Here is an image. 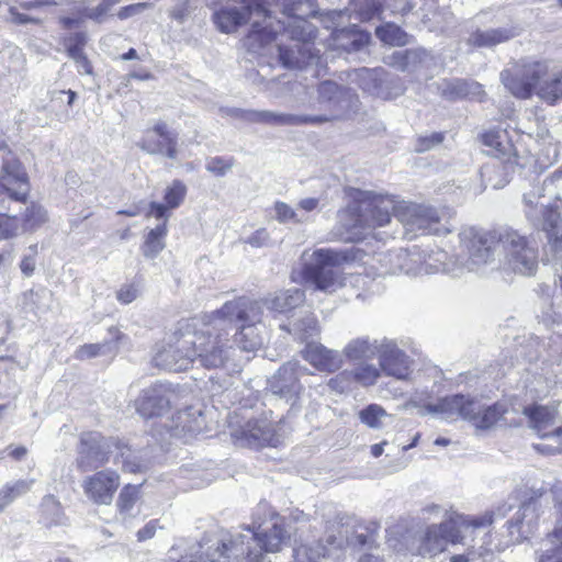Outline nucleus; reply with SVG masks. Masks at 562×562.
<instances>
[{
	"label": "nucleus",
	"instance_id": "f8f14e48",
	"mask_svg": "<svg viewBox=\"0 0 562 562\" xmlns=\"http://www.w3.org/2000/svg\"><path fill=\"white\" fill-rule=\"evenodd\" d=\"M498 239L502 252V258L498 260L499 267L521 276L536 273L539 251L533 240L512 228L499 231Z\"/></svg>",
	"mask_w": 562,
	"mask_h": 562
},
{
	"label": "nucleus",
	"instance_id": "412c9836",
	"mask_svg": "<svg viewBox=\"0 0 562 562\" xmlns=\"http://www.w3.org/2000/svg\"><path fill=\"white\" fill-rule=\"evenodd\" d=\"M382 374L407 381L414 371V360L402 350L394 339L383 337L378 356Z\"/></svg>",
	"mask_w": 562,
	"mask_h": 562
},
{
	"label": "nucleus",
	"instance_id": "5701e85b",
	"mask_svg": "<svg viewBox=\"0 0 562 562\" xmlns=\"http://www.w3.org/2000/svg\"><path fill=\"white\" fill-rule=\"evenodd\" d=\"M232 436L238 445L252 448L277 447L281 442L274 425L267 419L248 420L233 430Z\"/></svg>",
	"mask_w": 562,
	"mask_h": 562
},
{
	"label": "nucleus",
	"instance_id": "c85d7f7f",
	"mask_svg": "<svg viewBox=\"0 0 562 562\" xmlns=\"http://www.w3.org/2000/svg\"><path fill=\"white\" fill-rule=\"evenodd\" d=\"M187 194V187L180 180H175L168 186L164 194V203L151 202L148 205L146 216L168 221L169 210L179 207Z\"/></svg>",
	"mask_w": 562,
	"mask_h": 562
},
{
	"label": "nucleus",
	"instance_id": "a18cd8bd",
	"mask_svg": "<svg viewBox=\"0 0 562 562\" xmlns=\"http://www.w3.org/2000/svg\"><path fill=\"white\" fill-rule=\"evenodd\" d=\"M362 424L370 428L379 429L383 425V419L387 416L385 409L378 404H370L358 414Z\"/></svg>",
	"mask_w": 562,
	"mask_h": 562
},
{
	"label": "nucleus",
	"instance_id": "680f3d73",
	"mask_svg": "<svg viewBox=\"0 0 562 562\" xmlns=\"http://www.w3.org/2000/svg\"><path fill=\"white\" fill-rule=\"evenodd\" d=\"M149 7H150V4L147 2H138V3L130 4V5L121 8L117 12V16L121 20H125L133 15L142 13L144 10H146Z\"/></svg>",
	"mask_w": 562,
	"mask_h": 562
},
{
	"label": "nucleus",
	"instance_id": "72a5a7b5",
	"mask_svg": "<svg viewBox=\"0 0 562 562\" xmlns=\"http://www.w3.org/2000/svg\"><path fill=\"white\" fill-rule=\"evenodd\" d=\"M206 420L200 408L190 407L179 412L177 415L176 434L179 436L192 437L205 430Z\"/></svg>",
	"mask_w": 562,
	"mask_h": 562
},
{
	"label": "nucleus",
	"instance_id": "c03bdc74",
	"mask_svg": "<svg viewBox=\"0 0 562 562\" xmlns=\"http://www.w3.org/2000/svg\"><path fill=\"white\" fill-rule=\"evenodd\" d=\"M425 50H405L396 52L392 55L391 65L398 67L402 70H411L416 64H422L426 58Z\"/></svg>",
	"mask_w": 562,
	"mask_h": 562
},
{
	"label": "nucleus",
	"instance_id": "49530a36",
	"mask_svg": "<svg viewBox=\"0 0 562 562\" xmlns=\"http://www.w3.org/2000/svg\"><path fill=\"white\" fill-rule=\"evenodd\" d=\"M274 218L281 224H301L307 221V217L300 214L292 206L282 201H277L273 205Z\"/></svg>",
	"mask_w": 562,
	"mask_h": 562
},
{
	"label": "nucleus",
	"instance_id": "5fc2aeb1",
	"mask_svg": "<svg viewBox=\"0 0 562 562\" xmlns=\"http://www.w3.org/2000/svg\"><path fill=\"white\" fill-rule=\"evenodd\" d=\"M19 220L15 216L0 214V239L11 238L18 235Z\"/></svg>",
	"mask_w": 562,
	"mask_h": 562
},
{
	"label": "nucleus",
	"instance_id": "603ef678",
	"mask_svg": "<svg viewBox=\"0 0 562 562\" xmlns=\"http://www.w3.org/2000/svg\"><path fill=\"white\" fill-rule=\"evenodd\" d=\"M234 159L223 157H211L206 160L205 169L216 177H224L234 166Z\"/></svg>",
	"mask_w": 562,
	"mask_h": 562
},
{
	"label": "nucleus",
	"instance_id": "dca6fc26",
	"mask_svg": "<svg viewBox=\"0 0 562 562\" xmlns=\"http://www.w3.org/2000/svg\"><path fill=\"white\" fill-rule=\"evenodd\" d=\"M561 178L562 170H557L543 181L542 188H536L524 195L527 217L536 225H541L548 232L549 237L554 238L555 244L562 239V232L560 231L561 216L557 207H552L541 201L544 199V194L541 191Z\"/></svg>",
	"mask_w": 562,
	"mask_h": 562
},
{
	"label": "nucleus",
	"instance_id": "0eeeda50",
	"mask_svg": "<svg viewBox=\"0 0 562 562\" xmlns=\"http://www.w3.org/2000/svg\"><path fill=\"white\" fill-rule=\"evenodd\" d=\"M505 412L502 404L484 405L469 395L454 394L439 398L436 404L422 406L419 415H437L447 422L463 419L476 428L487 429L495 425Z\"/></svg>",
	"mask_w": 562,
	"mask_h": 562
},
{
	"label": "nucleus",
	"instance_id": "4c0bfd02",
	"mask_svg": "<svg viewBox=\"0 0 562 562\" xmlns=\"http://www.w3.org/2000/svg\"><path fill=\"white\" fill-rule=\"evenodd\" d=\"M140 490L137 485H126L124 486L117 497L116 506L119 510L120 518L125 521L128 518H132L136 515L134 508L139 501Z\"/></svg>",
	"mask_w": 562,
	"mask_h": 562
},
{
	"label": "nucleus",
	"instance_id": "6e6d98bb",
	"mask_svg": "<svg viewBox=\"0 0 562 562\" xmlns=\"http://www.w3.org/2000/svg\"><path fill=\"white\" fill-rule=\"evenodd\" d=\"M360 80V86L364 91L373 92L378 88V71L374 69L362 68L356 72Z\"/></svg>",
	"mask_w": 562,
	"mask_h": 562
},
{
	"label": "nucleus",
	"instance_id": "6ab92c4d",
	"mask_svg": "<svg viewBox=\"0 0 562 562\" xmlns=\"http://www.w3.org/2000/svg\"><path fill=\"white\" fill-rule=\"evenodd\" d=\"M308 373V369L299 361H289L269 379V390L279 397L295 404L304 387L300 378Z\"/></svg>",
	"mask_w": 562,
	"mask_h": 562
},
{
	"label": "nucleus",
	"instance_id": "37998d69",
	"mask_svg": "<svg viewBox=\"0 0 562 562\" xmlns=\"http://www.w3.org/2000/svg\"><path fill=\"white\" fill-rule=\"evenodd\" d=\"M355 383L364 387L374 385L382 375L379 366L373 363L363 362L351 370Z\"/></svg>",
	"mask_w": 562,
	"mask_h": 562
},
{
	"label": "nucleus",
	"instance_id": "20e7f679",
	"mask_svg": "<svg viewBox=\"0 0 562 562\" xmlns=\"http://www.w3.org/2000/svg\"><path fill=\"white\" fill-rule=\"evenodd\" d=\"M212 20L224 34L235 33L240 26L251 22L244 45L254 54L272 55V43L277 38L278 30L273 29L272 15L266 9L263 0H239V5L218 4L213 11Z\"/></svg>",
	"mask_w": 562,
	"mask_h": 562
},
{
	"label": "nucleus",
	"instance_id": "bb28decb",
	"mask_svg": "<svg viewBox=\"0 0 562 562\" xmlns=\"http://www.w3.org/2000/svg\"><path fill=\"white\" fill-rule=\"evenodd\" d=\"M301 355L311 366L324 372H335L344 364L342 355L339 351L328 349L315 341L306 344Z\"/></svg>",
	"mask_w": 562,
	"mask_h": 562
},
{
	"label": "nucleus",
	"instance_id": "39448f33",
	"mask_svg": "<svg viewBox=\"0 0 562 562\" xmlns=\"http://www.w3.org/2000/svg\"><path fill=\"white\" fill-rule=\"evenodd\" d=\"M550 502L554 503L551 515L555 517V527L542 540L538 562H562V490L541 487L532 492L528 502H525L517 512L516 518L507 522L513 541L527 538L537 525L539 507Z\"/></svg>",
	"mask_w": 562,
	"mask_h": 562
},
{
	"label": "nucleus",
	"instance_id": "864d4df0",
	"mask_svg": "<svg viewBox=\"0 0 562 562\" xmlns=\"http://www.w3.org/2000/svg\"><path fill=\"white\" fill-rule=\"evenodd\" d=\"M244 243L252 248L271 247L273 245L270 233L265 227L256 229L244 239Z\"/></svg>",
	"mask_w": 562,
	"mask_h": 562
},
{
	"label": "nucleus",
	"instance_id": "a878e982",
	"mask_svg": "<svg viewBox=\"0 0 562 562\" xmlns=\"http://www.w3.org/2000/svg\"><path fill=\"white\" fill-rule=\"evenodd\" d=\"M227 114L249 123H265L280 126H301L306 125V122H313L312 119H306L305 114L279 113L272 111L231 109Z\"/></svg>",
	"mask_w": 562,
	"mask_h": 562
},
{
	"label": "nucleus",
	"instance_id": "338daca9",
	"mask_svg": "<svg viewBox=\"0 0 562 562\" xmlns=\"http://www.w3.org/2000/svg\"><path fill=\"white\" fill-rule=\"evenodd\" d=\"M4 452L16 461L22 460L27 454V449L24 446H9L4 450H0V460L3 459Z\"/></svg>",
	"mask_w": 562,
	"mask_h": 562
},
{
	"label": "nucleus",
	"instance_id": "a211bd4d",
	"mask_svg": "<svg viewBox=\"0 0 562 562\" xmlns=\"http://www.w3.org/2000/svg\"><path fill=\"white\" fill-rule=\"evenodd\" d=\"M188 336V322L172 333L166 344L158 349L154 357L155 364L169 371L187 370L194 362V351L191 345L182 347L181 341Z\"/></svg>",
	"mask_w": 562,
	"mask_h": 562
},
{
	"label": "nucleus",
	"instance_id": "7c9ffc66",
	"mask_svg": "<svg viewBox=\"0 0 562 562\" xmlns=\"http://www.w3.org/2000/svg\"><path fill=\"white\" fill-rule=\"evenodd\" d=\"M271 312L286 313L304 302V292L299 289L279 291L258 301Z\"/></svg>",
	"mask_w": 562,
	"mask_h": 562
},
{
	"label": "nucleus",
	"instance_id": "a19ab883",
	"mask_svg": "<svg viewBox=\"0 0 562 562\" xmlns=\"http://www.w3.org/2000/svg\"><path fill=\"white\" fill-rule=\"evenodd\" d=\"M422 259L420 262L417 263L419 268L418 274L423 273H437L440 271H449V267L447 266V254L442 250H437L432 252H420Z\"/></svg>",
	"mask_w": 562,
	"mask_h": 562
},
{
	"label": "nucleus",
	"instance_id": "393cba45",
	"mask_svg": "<svg viewBox=\"0 0 562 562\" xmlns=\"http://www.w3.org/2000/svg\"><path fill=\"white\" fill-rule=\"evenodd\" d=\"M120 485V476L111 470L99 471L87 476L82 488L87 497L95 504H110Z\"/></svg>",
	"mask_w": 562,
	"mask_h": 562
},
{
	"label": "nucleus",
	"instance_id": "4be33fe9",
	"mask_svg": "<svg viewBox=\"0 0 562 562\" xmlns=\"http://www.w3.org/2000/svg\"><path fill=\"white\" fill-rule=\"evenodd\" d=\"M137 146L149 155H162L176 159L178 155V135L170 131L164 121H157L144 131Z\"/></svg>",
	"mask_w": 562,
	"mask_h": 562
},
{
	"label": "nucleus",
	"instance_id": "f257e3e1",
	"mask_svg": "<svg viewBox=\"0 0 562 562\" xmlns=\"http://www.w3.org/2000/svg\"><path fill=\"white\" fill-rule=\"evenodd\" d=\"M351 203L338 212L341 237L346 240H360L363 229L386 225L391 215L402 223L405 235L414 238L417 235H441L450 232L442 222L441 215L431 206L396 201L395 196L362 191L356 188L347 190Z\"/></svg>",
	"mask_w": 562,
	"mask_h": 562
},
{
	"label": "nucleus",
	"instance_id": "2eb2a0df",
	"mask_svg": "<svg viewBox=\"0 0 562 562\" xmlns=\"http://www.w3.org/2000/svg\"><path fill=\"white\" fill-rule=\"evenodd\" d=\"M462 251L467 256L463 266L474 271L496 261L499 232L467 227L459 235Z\"/></svg>",
	"mask_w": 562,
	"mask_h": 562
},
{
	"label": "nucleus",
	"instance_id": "2f4dec72",
	"mask_svg": "<svg viewBox=\"0 0 562 562\" xmlns=\"http://www.w3.org/2000/svg\"><path fill=\"white\" fill-rule=\"evenodd\" d=\"M111 339L101 344H87L80 346L76 352L75 358L78 360H87L98 356H105L115 353L119 349L120 344L125 339V335L115 328L109 330Z\"/></svg>",
	"mask_w": 562,
	"mask_h": 562
},
{
	"label": "nucleus",
	"instance_id": "0e129e2a",
	"mask_svg": "<svg viewBox=\"0 0 562 562\" xmlns=\"http://www.w3.org/2000/svg\"><path fill=\"white\" fill-rule=\"evenodd\" d=\"M159 528L160 526L158 524V520H150L142 529L137 531V539L139 541L151 539L155 536L157 529Z\"/></svg>",
	"mask_w": 562,
	"mask_h": 562
},
{
	"label": "nucleus",
	"instance_id": "052dcab7",
	"mask_svg": "<svg viewBox=\"0 0 562 562\" xmlns=\"http://www.w3.org/2000/svg\"><path fill=\"white\" fill-rule=\"evenodd\" d=\"M29 251H30V254L24 255V257L22 258L21 263H20L21 271L25 277H31L34 273L35 263H36L35 257L37 254V246L36 245L31 246L29 248Z\"/></svg>",
	"mask_w": 562,
	"mask_h": 562
},
{
	"label": "nucleus",
	"instance_id": "4d7b16f0",
	"mask_svg": "<svg viewBox=\"0 0 562 562\" xmlns=\"http://www.w3.org/2000/svg\"><path fill=\"white\" fill-rule=\"evenodd\" d=\"M296 330L300 331L301 339H307L318 334L319 328L315 317L307 316L296 324Z\"/></svg>",
	"mask_w": 562,
	"mask_h": 562
},
{
	"label": "nucleus",
	"instance_id": "1a4fd4ad",
	"mask_svg": "<svg viewBox=\"0 0 562 562\" xmlns=\"http://www.w3.org/2000/svg\"><path fill=\"white\" fill-rule=\"evenodd\" d=\"M493 522V513H485L479 517L453 515L448 520L431 525L426 529L418 548L420 555L434 557L441 553L448 543H465L468 538L485 529Z\"/></svg>",
	"mask_w": 562,
	"mask_h": 562
},
{
	"label": "nucleus",
	"instance_id": "9d476101",
	"mask_svg": "<svg viewBox=\"0 0 562 562\" xmlns=\"http://www.w3.org/2000/svg\"><path fill=\"white\" fill-rule=\"evenodd\" d=\"M302 259V276L307 286L330 294L346 284L344 273L337 268L348 260L346 254L321 248L312 252L304 251Z\"/></svg>",
	"mask_w": 562,
	"mask_h": 562
},
{
	"label": "nucleus",
	"instance_id": "423d86ee",
	"mask_svg": "<svg viewBox=\"0 0 562 562\" xmlns=\"http://www.w3.org/2000/svg\"><path fill=\"white\" fill-rule=\"evenodd\" d=\"M501 81L519 99L535 93L550 105L562 100V69L553 71L549 60L521 59L501 72Z\"/></svg>",
	"mask_w": 562,
	"mask_h": 562
},
{
	"label": "nucleus",
	"instance_id": "4468645a",
	"mask_svg": "<svg viewBox=\"0 0 562 562\" xmlns=\"http://www.w3.org/2000/svg\"><path fill=\"white\" fill-rule=\"evenodd\" d=\"M308 108L322 111V113L305 114L306 119L313 120V122H306V125H319L339 120L356 111L358 97L349 88L339 87L333 81H324L317 87L316 101L311 102Z\"/></svg>",
	"mask_w": 562,
	"mask_h": 562
},
{
	"label": "nucleus",
	"instance_id": "ddd939ff",
	"mask_svg": "<svg viewBox=\"0 0 562 562\" xmlns=\"http://www.w3.org/2000/svg\"><path fill=\"white\" fill-rule=\"evenodd\" d=\"M112 448L120 454L123 469L127 472H138L142 465L137 462L128 460L131 450L122 446L113 438H105L99 432H83L80 437V447L78 450L77 465L81 471H90L98 469L109 461L110 454L113 453Z\"/></svg>",
	"mask_w": 562,
	"mask_h": 562
},
{
	"label": "nucleus",
	"instance_id": "8fccbe9b",
	"mask_svg": "<svg viewBox=\"0 0 562 562\" xmlns=\"http://www.w3.org/2000/svg\"><path fill=\"white\" fill-rule=\"evenodd\" d=\"M87 44L86 33L79 32L64 37L63 45L69 58L75 59L79 55L85 54L83 47Z\"/></svg>",
	"mask_w": 562,
	"mask_h": 562
},
{
	"label": "nucleus",
	"instance_id": "ea45409f",
	"mask_svg": "<svg viewBox=\"0 0 562 562\" xmlns=\"http://www.w3.org/2000/svg\"><path fill=\"white\" fill-rule=\"evenodd\" d=\"M167 221L151 228L145 236L142 246L143 255L147 258H155L165 248V237L167 235Z\"/></svg>",
	"mask_w": 562,
	"mask_h": 562
},
{
	"label": "nucleus",
	"instance_id": "7ed1b4c3",
	"mask_svg": "<svg viewBox=\"0 0 562 562\" xmlns=\"http://www.w3.org/2000/svg\"><path fill=\"white\" fill-rule=\"evenodd\" d=\"M258 513H269L271 527L262 531L248 529L246 535L238 533L227 541H222L206 558L192 557L190 560L178 562H263L262 551L278 552L289 539L282 519L271 512L267 504L258 506Z\"/></svg>",
	"mask_w": 562,
	"mask_h": 562
},
{
	"label": "nucleus",
	"instance_id": "aec40b11",
	"mask_svg": "<svg viewBox=\"0 0 562 562\" xmlns=\"http://www.w3.org/2000/svg\"><path fill=\"white\" fill-rule=\"evenodd\" d=\"M179 400L176 387L169 383H156L143 390L135 401L136 411L144 418L160 416Z\"/></svg>",
	"mask_w": 562,
	"mask_h": 562
},
{
	"label": "nucleus",
	"instance_id": "58836bf2",
	"mask_svg": "<svg viewBox=\"0 0 562 562\" xmlns=\"http://www.w3.org/2000/svg\"><path fill=\"white\" fill-rule=\"evenodd\" d=\"M34 480H16L0 487V513H2L18 497L26 494L33 486Z\"/></svg>",
	"mask_w": 562,
	"mask_h": 562
},
{
	"label": "nucleus",
	"instance_id": "69168bd1",
	"mask_svg": "<svg viewBox=\"0 0 562 562\" xmlns=\"http://www.w3.org/2000/svg\"><path fill=\"white\" fill-rule=\"evenodd\" d=\"M137 295L138 291L134 285H125L117 291L116 297L120 302L128 304L133 302Z\"/></svg>",
	"mask_w": 562,
	"mask_h": 562
},
{
	"label": "nucleus",
	"instance_id": "f03ea898",
	"mask_svg": "<svg viewBox=\"0 0 562 562\" xmlns=\"http://www.w3.org/2000/svg\"><path fill=\"white\" fill-rule=\"evenodd\" d=\"M283 20L272 16L273 29L278 30L272 43V55L285 68H302L317 63L312 41L316 36L315 26L306 18L316 14L315 0H279Z\"/></svg>",
	"mask_w": 562,
	"mask_h": 562
},
{
	"label": "nucleus",
	"instance_id": "bf43d9fd",
	"mask_svg": "<svg viewBox=\"0 0 562 562\" xmlns=\"http://www.w3.org/2000/svg\"><path fill=\"white\" fill-rule=\"evenodd\" d=\"M42 509L44 514H54V517L49 520V524L58 525L61 522L60 507L58 502L53 496H47L43 499Z\"/></svg>",
	"mask_w": 562,
	"mask_h": 562
},
{
	"label": "nucleus",
	"instance_id": "e2e57ef3",
	"mask_svg": "<svg viewBox=\"0 0 562 562\" xmlns=\"http://www.w3.org/2000/svg\"><path fill=\"white\" fill-rule=\"evenodd\" d=\"M443 140V134L441 133H432L430 136H425L419 138L417 150L418 151H427L434 148L436 145H439Z\"/></svg>",
	"mask_w": 562,
	"mask_h": 562
},
{
	"label": "nucleus",
	"instance_id": "774afa93",
	"mask_svg": "<svg viewBox=\"0 0 562 562\" xmlns=\"http://www.w3.org/2000/svg\"><path fill=\"white\" fill-rule=\"evenodd\" d=\"M111 9L105 4L103 0L86 12V16L95 21H100Z\"/></svg>",
	"mask_w": 562,
	"mask_h": 562
},
{
	"label": "nucleus",
	"instance_id": "c756f323",
	"mask_svg": "<svg viewBox=\"0 0 562 562\" xmlns=\"http://www.w3.org/2000/svg\"><path fill=\"white\" fill-rule=\"evenodd\" d=\"M381 345L382 338L372 339L369 336H361L349 340L340 353L342 359L346 358L349 361L369 360L379 356Z\"/></svg>",
	"mask_w": 562,
	"mask_h": 562
},
{
	"label": "nucleus",
	"instance_id": "f3484780",
	"mask_svg": "<svg viewBox=\"0 0 562 562\" xmlns=\"http://www.w3.org/2000/svg\"><path fill=\"white\" fill-rule=\"evenodd\" d=\"M528 417L529 426L540 438H552L555 446L538 443L535 449L541 453L552 454L560 450L559 437L562 434V426L559 424L558 412L554 405H533L524 408Z\"/></svg>",
	"mask_w": 562,
	"mask_h": 562
},
{
	"label": "nucleus",
	"instance_id": "79ce46f5",
	"mask_svg": "<svg viewBox=\"0 0 562 562\" xmlns=\"http://www.w3.org/2000/svg\"><path fill=\"white\" fill-rule=\"evenodd\" d=\"M375 34L381 42L391 46H404L409 42V35L393 23L378 27Z\"/></svg>",
	"mask_w": 562,
	"mask_h": 562
},
{
	"label": "nucleus",
	"instance_id": "c9c22d12",
	"mask_svg": "<svg viewBox=\"0 0 562 562\" xmlns=\"http://www.w3.org/2000/svg\"><path fill=\"white\" fill-rule=\"evenodd\" d=\"M442 95L448 99H458L472 97L479 101H483L485 95L482 86L476 82H468L464 80L445 81L442 83Z\"/></svg>",
	"mask_w": 562,
	"mask_h": 562
},
{
	"label": "nucleus",
	"instance_id": "9b49d317",
	"mask_svg": "<svg viewBox=\"0 0 562 562\" xmlns=\"http://www.w3.org/2000/svg\"><path fill=\"white\" fill-rule=\"evenodd\" d=\"M261 318L262 307L259 302L238 297L226 302L216 311L215 322L220 319L223 325L243 323L240 330L235 335V344L244 351H256L263 344V338L256 326Z\"/></svg>",
	"mask_w": 562,
	"mask_h": 562
},
{
	"label": "nucleus",
	"instance_id": "f704fd0d",
	"mask_svg": "<svg viewBox=\"0 0 562 562\" xmlns=\"http://www.w3.org/2000/svg\"><path fill=\"white\" fill-rule=\"evenodd\" d=\"M366 8L359 7V14L362 20H370L385 9L393 13H405L412 9L408 0H364Z\"/></svg>",
	"mask_w": 562,
	"mask_h": 562
},
{
	"label": "nucleus",
	"instance_id": "13d9d810",
	"mask_svg": "<svg viewBox=\"0 0 562 562\" xmlns=\"http://www.w3.org/2000/svg\"><path fill=\"white\" fill-rule=\"evenodd\" d=\"M482 142L485 146L491 147L498 154L506 153V144L502 140V134L499 132H487L482 135Z\"/></svg>",
	"mask_w": 562,
	"mask_h": 562
},
{
	"label": "nucleus",
	"instance_id": "cd10ccee",
	"mask_svg": "<svg viewBox=\"0 0 562 562\" xmlns=\"http://www.w3.org/2000/svg\"><path fill=\"white\" fill-rule=\"evenodd\" d=\"M420 259L422 254L418 249H398L383 255L381 263L385 269V273H406L418 276L419 268L417 267V263L420 262Z\"/></svg>",
	"mask_w": 562,
	"mask_h": 562
},
{
	"label": "nucleus",
	"instance_id": "de8ad7c7",
	"mask_svg": "<svg viewBox=\"0 0 562 562\" xmlns=\"http://www.w3.org/2000/svg\"><path fill=\"white\" fill-rule=\"evenodd\" d=\"M47 221V212L41 205L32 204L24 213V231H34Z\"/></svg>",
	"mask_w": 562,
	"mask_h": 562
},
{
	"label": "nucleus",
	"instance_id": "e433bc0d",
	"mask_svg": "<svg viewBox=\"0 0 562 562\" xmlns=\"http://www.w3.org/2000/svg\"><path fill=\"white\" fill-rule=\"evenodd\" d=\"M515 36L513 29H493L487 31H477L469 37V42L479 47H492L504 43Z\"/></svg>",
	"mask_w": 562,
	"mask_h": 562
},
{
	"label": "nucleus",
	"instance_id": "3c124183",
	"mask_svg": "<svg viewBox=\"0 0 562 562\" xmlns=\"http://www.w3.org/2000/svg\"><path fill=\"white\" fill-rule=\"evenodd\" d=\"M353 383L351 370H344L331 378L327 385L330 390L341 394L351 390Z\"/></svg>",
	"mask_w": 562,
	"mask_h": 562
},
{
	"label": "nucleus",
	"instance_id": "6e6552de",
	"mask_svg": "<svg viewBox=\"0 0 562 562\" xmlns=\"http://www.w3.org/2000/svg\"><path fill=\"white\" fill-rule=\"evenodd\" d=\"M216 318V312L211 315L209 323L198 328L195 322H188V336L181 341L182 347L191 345L194 361L206 369H217L225 366L231 358L232 347L227 334L223 333V323Z\"/></svg>",
	"mask_w": 562,
	"mask_h": 562
},
{
	"label": "nucleus",
	"instance_id": "473e14b6",
	"mask_svg": "<svg viewBox=\"0 0 562 562\" xmlns=\"http://www.w3.org/2000/svg\"><path fill=\"white\" fill-rule=\"evenodd\" d=\"M370 41V34L360 31L356 26L340 29L333 32V46L345 52H357L364 47Z\"/></svg>",
	"mask_w": 562,
	"mask_h": 562
},
{
	"label": "nucleus",
	"instance_id": "09e8293b",
	"mask_svg": "<svg viewBox=\"0 0 562 562\" xmlns=\"http://www.w3.org/2000/svg\"><path fill=\"white\" fill-rule=\"evenodd\" d=\"M328 554H330V551L321 544H317L316 548L302 546L294 551L296 562H319L321 558H325Z\"/></svg>",
	"mask_w": 562,
	"mask_h": 562
},
{
	"label": "nucleus",
	"instance_id": "b1692460",
	"mask_svg": "<svg viewBox=\"0 0 562 562\" xmlns=\"http://www.w3.org/2000/svg\"><path fill=\"white\" fill-rule=\"evenodd\" d=\"M29 178L22 165L15 158L3 160L0 171V192L10 199L22 201L29 193Z\"/></svg>",
	"mask_w": 562,
	"mask_h": 562
}]
</instances>
